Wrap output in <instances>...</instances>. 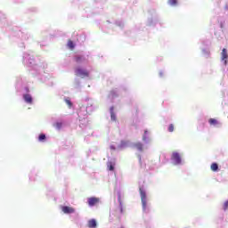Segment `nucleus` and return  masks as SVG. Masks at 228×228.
Here are the masks:
<instances>
[{"label":"nucleus","instance_id":"6e6552de","mask_svg":"<svg viewBox=\"0 0 228 228\" xmlns=\"http://www.w3.org/2000/svg\"><path fill=\"white\" fill-rule=\"evenodd\" d=\"M87 227H89V228L97 227V221H95V219L89 220L88 223H87Z\"/></svg>","mask_w":228,"mask_h":228},{"label":"nucleus","instance_id":"39448f33","mask_svg":"<svg viewBox=\"0 0 228 228\" xmlns=\"http://www.w3.org/2000/svg\"><path fill=\"white\" fill-rule=\"evenodd\" d=\"M61 211L65 213V215H70L72 213H75L76 209H74V208L72 207L62 206Z\"/></svg>","mask_w":228,"mask_h":228},{"label":"nucleus","instance_id":"f257e3e1","mask_svg":"<svg viewBox=\"0 0 228 228\" xmlns=\"http://www.w3.org/2000/svg\"><path fill=\"white\" fill-rule=\"evenodd\" d=\"M139 192L141 195L142 208L145 210V209H147V194H146L145 191L143 190V188H142V187L139 188Z\"/></svg>","mask_w":228,"mask_h":228},{"label":"nucleus","instance_id":"423d86ee","mask_svg":"<svg viewBox=\"0 0 228 228\" xmlns=\"http://www.w3.org/2000/svg\"><path fill=\"white\" fill-rule=\"evenodd\" d=\"M228 53L227 49L224 48L221 53V60L224 65H227Z\"/></svg>","mask_w":228,"mask_h":228},{"label":"nucleus","instance_id":"9d476101","mask_svg":"<svg viewBox=\"0 0 228 228\" xmlns=\"http://www.w3.org/2000/svg\"><path fill=\"white\" fill-rule=\"evenodd\" d=\"M134 147H135V149H137V151H143V144L142 142H136Z\"/></svg>","mask_w":228,"mask_h":228},{"label":"nucleus","instance_id":"1a4fd4ad","mask_svg":"<svg viewBox=\"0 0 228 228\" xmlns=\"http://www.w3.org/2000/svg\"><path fill=\"white\" fill-rule=\"evenodd\" d=\"M127 145H129V141H121L118 148L119 149H126V147H127Z\"/></svg>","mask_w":228,"mask_h":228},{"label":"nucleus","instance_id":"7ed1b4c3","mask_svg":"<svg viewBox=\"0 0 228 228\" xmlns=\"http://www.w3.org/2000/svg\"><path fill=\"white\" fill-rule=\"evenodd\" d=\"M99 202H101V199L97 197H91V198H88L87 200V204L88 206H90V208H93V206H97Z\"/></svg>","mask_w":228,"mask_h":228},{"label":"nucleus","instance_id":"2eb2a0df","mask_svg":"<svg viewBox=\"0 0 228 228\" xmlns=\"http://www.w3.org/2000/svg\"><path fill=\"white\" fill-rule=\"evenodd\" d=\"M45 134H39V136H38V141L39 142H45Z\"/></svg>","mask_w":228,"mask_h":228},{"label":"nucleus","instance_id":"412c9836","mask_svg":"<svg viewBox=\"0 0 228 228\" xmlns=\"http://www.w3.org/2000/svg\"><path fill=\"white\" fill-rule=\"evenodd\" d=\"M223 209H224V211H227V209H228V200H226V201L223 204Z\"/></svg>","mask_w":228,"mask_h":228},{"label":"nucleus","instance_id":"4be33fe9","mask_svg":"<svg viewBox=\"0 0 228 228\" xmlns=\"http://www.w3.org/2000/svg\"><path fill=\"white\" fill-rule=\"evenodd\" d=\"M65 102H66L67 105H69V108H72V102H70V100L66 99Z\"/></svg>","mask_w":228,"mask_h":228},{"label":"nucleus","instance_id":"dca6fc26","mask_svg":"<svg viewBox=\"0 0 228 228\" xmlns=\"http://www.w3.org/2000/svg\"><path fill=\"white\" fill-rule=\"evenodd\" d=\"M68 47L71 50L74 49L75 45H74V42H72V40L68 41Z\"/></svg>","mask_w":228,"mask_h":228},{"label":"nucleus","instance_id":"aec40b11","mask_svg":"<svg viewBox=\"0 0 228 228\" xmlns=\"http://www.w3.org/2000/svg\"><path fill=\"white\" fill-rule=\"evenodd\" d=\"M167 131L169 133H174V124H170L168 128H167Z\"/></svg>","mask_w":228,"mask_h":228},{"label":"nucleus","instance_id":"9b49d317","mask_svg":"<svg viewBox=\"0 0 228 228\" xmlns=\"http://www.w3.org/2000/svg\"><path fill=\"white\" fill-rule=\"evenodd\" d=\"M85 58L82 55H76L75 56V61L77 63H81V61H84Z\"/></svg>","mask_w":228,"mask_h":228},{"label":"nucleus","instance_id":"0eeeda50","mask_svg":"<svg viewBox=\"0 0 228 228\" xmlns=\"http://www.w3.org/2000/svg\"><path fill=\"white\" fill-rule=\"evenodd\" d=\"M23 99L28 104H33V97H31V94H23Z\"/></svg>","mask_w":228,"mask_h":228},{"label":"nucleus","instance_id":"20e7f679","mask_svg":"<svg viewBox=\"0 0 228 228\" xmlns=\"http://www.w3.org/2000/svg\"><path fill=\"white\" fill-rule=\"evenodd\" d=\"M171 159L175 165H181V155L178 152H173Z\"/></svg>","mask_w":228,"mask_h":228},{"label":"nucleus","instance_id":"6ab92c4d","mask_svg":"<svg viewBox=\"0 0 228 228\" xmlns=\"http://www.w3.org/2000/svg\"><path fill=\"white\" fill-rule=\"evenodd\" d=\"M110 118L111 120H117V116L115 115V112H113V110H111L110 112Z\"/></svg>","mask_w":228,"mask_h":228},{"label":"nucleus","instance_id":"5701e85b","mask_svg":"<svg viewBox=\"0 0 228 228\" xmlns=\"http://www.w3.org/2000/svg\"><path fill=\"white\" fill-rule=\"evenodd\" d=\"M147 130L146 131H144V135L142 136V141L143 142H147Z\"/></svg>","mask_w":228,"mask_h":228},{"label":"nucleus","instance_id":"f8f14e48","mask_svg":"<svg viewBox=\"0 0 228 228\" xmlns=\"http://www.w3.org/2000/svg\"><path fill=\"white\" fill-rule=\"evenodd\" d=\"M210 168H211L212 172H217L218 171V164L212 163L210 166Z\"/></svg>","mask_w":228,"mask_h":228},{"label":"nucleus","instance_id":"f03ea898","mask_svg":"<svg viewBox=\"0 0 228 228\" xmlns=\"http://www.w3.org/2000/svg\"><path fill=\"white\" fill-rule=\"evenodd\" d=\"M75 74L78 77H88V76H90V74L88 73V70L83 69L82 68H77L75 69Z\"/></svg>","mask_w":228,"mask_h":228},{"label":"nucleus","instance_id":"a211bd4d","mask_svg":"<svg viewBox=\"0 0 228 228\" xmlns=\"http://www.w3.org/2000/svg\"><path fill=\"white\" fill-rule=\"evenodd\" d=\"M168 3L171 6H175L177 4V0H168Z\"/></svg>","mask_w":228,"mask_h":228},{"label":"nucleus","instance_id":"b1692460","mask_svg":"<svg viewBox=\"0 0 228 228\" xmlns=\"http://www.w3.org/2000/svg\"><path fill=\"white\" fill-rule=\"evenodd\" d=\"M120 212L124 213V208H122V207L120 208Z\"/></svg>","mask_w":228,"mask_h":228},{"label":"nucleus","instance_id":"ddd939ff","mask_svg":"<svg viewBox=\"0 0 228 228\" xmlns=\"http://www.w3.org/2000/svg\"><path fill=\"white\" fill-rule=\"evenodd\" d=\"M208 124H210V126H216V124H218V120H216L215 118H210L208 120Z\"/></svg>","mask_w":228,"mask_h":228},{"label":"nucleus","instance_id":"f3484780","mask_svg":"<svg viewBox=\"0 0 228 228\" xmlns=\"http://www.w3.org/2000/svg\"><path fill=\"white\" fill-rule=\"evenodd\" d=\"M53 126L54 127H56V129H61V126L63 125L61 124V122H57Z\"/></svg>","mask_w":228,"mask_h":228},{"label":"nucleus","instance_id":"4468645a","mask_svg":"<svg viewBox=\"0 0 228 228\" xmlns=\"http://www.w3.org/2000/svg\"><path fill=\"white\" fill-rule=\"evenodd\" d=\"M107 167L109 168V170H110V172H113L115 170V166H113V163L111 162H108Z\"/></svg>","mask_w":228,"mask_h":228}]
</instances>
